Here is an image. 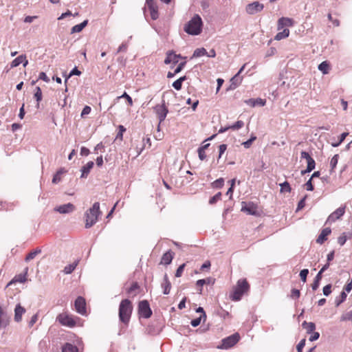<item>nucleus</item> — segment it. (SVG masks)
I'll use <instances>...</instances> for the list:
<instances>
[{
  "mask_svg": "<svg viewBox=\"0 0 352 352\" xmlns=\"http://www.w3.org/2000/svg\"><path fill=\"white\" fill-rule=\"evenodd\" d=\"M62 352H78V348L70 343H66L62 347Z\"/></svg>",
  "mask_w": 352,
  "mask_h": 352,
  "instance_id": "nucleus-30",
  "label": "nucleus"
},
{
  "mask_svg": "<svg viewBox=\"0 0 352 352\" xmlns=\"http://www.w3.org/2000/svg\"><path fill=\"white\" fill-rule=\"evenodd\" d=\"M264 8L263 4L259 3L258 1H254L253 3H249L246 6V12L249 14H255L263 10Z\"/></svg>",
  "mask_w": 352,
  "mask_h": 352,
  "instance_id": "nucleus-10",
  "label": "nucleus"
},
{
  "mask_svg": "<svg viewBox=\"0 0 352 352\" xmlns=\"http://www.w3.org/2000/svg\"><path fill=\"white\" fill-rule=\"evenodd\" d=\"M39 253H41V250H34V251H33V252H31L30 253H29V254L26 256V257H25V261H26V262H29L30 261H31V260L34 259V258L36 257V256L38 254H39Z\"/></svg>",
  "mask_w": 352,
  "mask_h": 352,
  "instance_id": "nucleus-34",
  "label": "nucleus"
},
{
  "mask_svg": "<svg viewBox=\"0 0 352 352\" xmlns=\"http://www.w3.org/2000/svg\"><path fill=\"white\" fill-rule=\"evenodd\" d=\"M305 339H302L300 341V342L296 346L297 352H302V349L305 345Z\"/></svg>",
  "mask_w": 352,
  "mask_h": 352,
  "instance_id": "nucleus-51",
  "label": "nucleus"
},
{
  "mask_svg": "<svg viewBox=\"0 0 352 352\" xmlns=\"http://www.w3.org/2000/svg\"><path fill=\"white\" fill-rule=\"evenodd\" d=\"M339 155L338 154L335 155L330 161V166L331 171H333V169L336 167V165L338 162Z\"/></svg>",
  "mask_w": 352,
  "mask_h": 352,
  "instance_id": "nucleus-38",
  "label": "nucleus"
},
{
  "mask_svg": "<svg viewBox=\"0 0 352 352\" xmlns=\"http://www.w3.org/2000/svg\"><path fill=\"white\" fill-rule=\"evenodd\" d=\"M245 102L252 107H257V106L263 107L266 103V100L265 99H262L260 98H258L256 99L250 98L248 100H245Z\"/></svg>",
  "mask_w": 352,
  "mask_h": 352,
  "instance_id": "nucleus-17",
  "label": "nucleus"
},
{
  "mask_svg": "<svg viewBox=\"0 0 352 352\" xmlns=\"http://www.w3.org/2000/svg\"><path fill=\"white\" fill-rule=\"evenodd\" d=\"M25 309L18 304L14 309V320L20 322L21 320L22 315L25 313Z\"/></svg>",
  "mask_w": 352,
  "mask_h": 352,
  "instance_id": "nucleus-22",
  "label": "nucleus"
},
{
  "mask_svg": "<svg viewBox=\"0 0 352 352\" xmlns=\"http://www.w3.org/2000/svg\"><path fill=\"white\" fill-rule=\"evenodd\" d=\"M78 261H76L73 263L66 265L64 267L63 272L65 274H71L76 269V267L78 265Z\"/></svg>",
  "mask_w": 352,
  "mask_h": 352,
  "instance_id": "nucleus-29",
  "label": "nucleus"
},
{
  "mask_svg": "<svg viewBox=\"0 0 352 352\" xmlns=\"http://www.w3.org/2000/svg\"><path fill=\"white\" fill-rule=\"evenodd\" d=\"M246 64H244L239 71L231 79H230V88H235L237 87H239L241 84L243 77L241 76V72L243 71V69L245 67Z\"/></svg>",
  "mask_w": 352,
  "mask_h": 352,
  "instance_id": "nucleus-13",
  "label": "nucleus"
},
{
  "mask_svg": "<svg viewBox=\"0 0 352 352\" xmlns=\"http://www.w3.org/2000/svg\"><path fill=\"white\" fill-rule=\"evenodd\" d=\"M227 149V145L226 144H221L219 146V158H220L221 157V155L224 153V152L226 151V150Z\"/></svg>",
  "mask_w": 352,
  "mask_h": 352,
  "instance_id": "nucleus-63",
  "label": "nucleus"
},
{
  "mask_svg": "<svg viewBox=\"0 0 352 352\" xmlns=\"http://www.w3.org/2000/svg\"><path fill=\"white\" fill-rule=\"evenodd\" d=\"M132 310L131 302L129 299L122 300L119 306L120 320L124 324H127L130 320Z\"/></svg>",
  "mask_w": 352,
  "mask_h": 352,
  "instance_id": "nucleus-2",
  "label": "nucleus"
},
{
  "mask_svg": "<svg viewBox=\"0 0 352 352\" xmlns=\"http://www.w3.org/2000/svg\"><path fill=\"white\" fill-rule=\"evenodd\" d=\"M241 211L251 215H256L258 214L256 205L253 202L245 203L243 201Z\"/></svg>",
  "mask_w": 352,
  "mask_h": 352,
  "instance_id": "nucleus-11",
  "label": "nucleus"
},
{
  "mask_svg": "<svg viewBox=\"0 0 352 352\" xmlns=\"http://www.w3.org/2000/svg\"><path fill=\"white\" fill-rule=\"evenodd\" d=\"M162 288L163 289V294L167 295L170 293L171 289V283L168 279V275L166 274L164 276V280L162 283Z\"/></svg>",
  "mask_w": 352,
  "mask_h": 352,
  "instance_id": "nucleus-20",
  "label": "nucleus"
},
{
  "mask_svg": "<svg viewBox=\"0 0 352 352\" xmlns=\"http://www.w3.org/2000/svg\"><path fill=\"white\" fill-rule=\"evenodd\" d=\"M302 327L306 329L307 333L310 334L316 329V324L312 322L304 321L302 324Z\"/></svg>",
  "mask_w": 352,
  "mask_h": 352,
  "instance_id": "nucleus-26",
  "label": "nucleus"
},
{
  "mask_svg": "<svg viewBox=\"0 0 352 352\" xmlns=\"http://www.w3.org/2000/svg\"><path fill=\"white\" fill-rule=\"evenodd\" d=\"M61 181V176H60L58 174H55L53 177V179H52V183L54 184H58V182H60Z\"/></svg>",
  "mask_w": 352,
  "mask_h": 352,
  "instance_id": "nucleus-64",
  "label": "nucleus"
},
{
  "mask_svg": "<svg viewBox=\"0 0 352 352\" xmlns=\"http://www.w3.org/2000/svg\"><path fill=\"white\" fill-rule=\"evenodd\" d=\"M139 288L137 283H133L131 286L128 289L127 293L129 294H133Z\"/></svg>",
  "mask_w": 352,
  "mask_h": 352,
  "instance_id": "nucleus-49",
  "label": "nucleus"
},
{
  "mask_svg": "<svg viewBox=\"0 0 352 352\" xmlns=\"http://www.w3.org/2000/svg\"><path fill=\"white\" fill-rule=\"evenodd\" d=\"M202 318H203L202 316H200L199 318L192 320L190 322L191 325L194 327L199 326L201 323Z\"/></svg>",
  "mask_w": 352,
  "mask_h": 352,
  "instance_id": "nucleus-52",
  "label": "nucleus"
},
{
  "mask_svg": "<svg viewBox=\"0 0 352 352\" xmlns=\"http://www.w3.org/2000/svg\"><path fill=\"white\" fill-rule=\"evenodd\" d=\"M186 63V61L180 63L174 71L175 74H178L179 72H180L183 69Z\"/></svg>",
  "mask_w": 352,
  "mask_h": 352,
  "instance_id": "nucleus-61",
  "label": "nucleus"
},
{
  "mask_svg": "<svg viewBox=\"0 0 352 352\" xmlns=\"http://www.w3.org/2000/svg\"><path fill=\"white\" fill-rule=\"evenodd\" d=\"M177 56L173 51H168L166 52V57L164 60V63L168 65L170 63L177 64L178 63Z\"/></svg>",
  "mask_w": 352,
  "mask_h": 352,
  "instance_id": "nucleus-19",
  "label": "nucleus"
},
{
  "mask_svg": "<svg viewBox=\"0 0 352 352\" xmlns=\"http://www.w3.org/2000/svg\"><path fill=\"white\" fill-rule=\"evenodd\" d=\"M165 3H169L171 0H160ZM146 5L150 12L151 17L153 20H156L159 17L158 8L154 0H146Z\"/></svg>",
  "mask_w": 352,
  "mask_h": 352,
  "instance_id": "nucleus-8",
  "label": "nucleus"
},
{
  "mask_svg": "<svg viewBox=\"0 0 352 352\" xmlns=\"http://www.w3.org/2000/svg\"><path fill=\"white\" fill-rule=\"evenodd\" d=\"M74 306L78 314L84 315L86 313V302L82 297L78 296L76 299Z\"/></svg>",
  "mask_w": 352,
  "mask_h": 352,
  "instance_id": "nucleus-14",
  "label": "nucleus"
},
{
  "mask_svg": "<svg viewBox=\"0 0 352 352\" xmlns=\"http://www.w3.org/2000/svg\"><path fill=\"white\" fill-rule=\"evenodd\" d=\"M300 292L299 289H293L291 292V298H298L300 297Z\"/></svg>",
  "mask_w": 352,
  "mask_h": 352,
  "instance_id": "nucleus-55",
  "label": "nucleus"
},
{
  "mask_svg": "<svg viewBox=\"0 0 352 352\" xmlns=\"http://www.w3.org/2000/svg\"><path fill=\"white\" fill-rule=\"evenodd\" d=\"M91 107H89V106H85V107L83 108V109H82V112H81V116H82V117H85V116H87V115L89 114V113H90V112H91Z\"/></svg>",
  "mask_w": 352,
  "mask_h": 352,
  "instance_id": "nucleus-56",
  "label": "nucleus"
},
{
  "mask_svg": "<svg viewBox=\"0 0 352 352\" xmlns=\"http://www.w3.org/2000/svg\"><path fill=\"white\" fill-rule=\"evenodd\" d=\"M210 283V279H199L197 281V285L200 287L199 289V293L201 294L202 292V287L205 285L206 283Z\"/></svg>",
  "mask_w": 352,
  "mask_h": 352,
  "instance_id": "nucleus-43",
  "label": "nucleus"
},
{
  "mask_svg": "<svg viewBox=\"0 0 352 352\" xmlns=\"http://www.w3.org/2000/svg\"><path fill=\"white\" fill-rule=\"evenodd\" d=\"M289 30L287 28L284 29L282 32H279L275 36V40L280 41L289 36Z\"/></svg>",
  "mask_w": 352,
  "mask_h": 352,
  "instance_id": "nucleus-31",
  "label": "nucleus"
},
{
  "mask_svg": "<svg viewBox=\"0 0 352 352\" xmlns=\"http://www.w3.org/2000/svg\"><path fill=\"white\" fill-rule=\"evenodd\" d=\"M346 294L345 292H342L340 294V299H336L335 303L337 307H338L342 302H343L346 298Z\"/></svg>",
  "mask_w": 352,
  "mask_h": 352,
  "instance_id": "nucleus-42",
  "label": "nucleus"
},
{
  "mask_svg": "<svg viewBox=\"0 0 352 352\" xmlns=\"http://www.w3.org/2000/svg\"><path fill=\"white\" fill-rule=\"evenodd\" d=\"M94 164L92 161H89L87 163L86 165L83 166L81 168V177L85 178L87 177L88 174L89 173L91 169L93 168Z\"/></svg>",
  "mask_w": 352,
  "mask_h": 352,
  "instance_id": "nucleus-24",
  "label": "nucleus"
},
{
  "mask_svg": "<svg viewBox=\"0 0 352 352\" xmlns=\"http://www.w3.org/2000/svg\"><path fill=\"white\" fill-rule=\"evenodd\" d=\"M318 69L320 71L322 72L324 74H327L328 73V69H329V65H328V63L326 61H324V62L321 63L318 65Z\"/></svg>",
  "mask_w": 352,
  "mask_h": 352,
  "instance_id": "nucleus-41",
  "label": "nucleus"
},
{
  "mask_svg": "<svg viewBox=\"0 0 352 352\" xmlns=\"http://www.w3.org/2000/svg\"><path fill=\"white\" fill-rule=\"evenodd\" d=\"M306 196L304 197L298 204L297 210H300L305 207Z\"/></svg>",
  "mask_w": 352,
  "mask_h": 352,
  "instance_id": "nucleus-57",
  "label": "nucleus"
},
{
  "mask_svg": "<svg viewBox=\"0 0 352 352\" xmlns=\"http://www.w3.org/2000/svg\"><path fill=\"white\" fill-rule=\"evenodd\" d=\"M75 210V206L70 203L60 205L54 208V210L60 214H68L72 212Z\"/></svg>",
  "mask_w": 352,
  "mask_h": 352,
  "instance_id": "nucleus-15",
  "label": "nucleus"
},
{
  "mask_svg": "<svg viewBox=\"0 0 352 352\" xmlns=\"http://www.w3.org/2000/svg\"><path fill=\"white\" fill-rule=\"evenodd\" d=\"M331 293V285L330 284L323 287V294L324 296H328Z\"/></svg>",
  "mask_w": 352,
  "mask_h": 352,
  "instance_id": "nucleus-53",
  "label": "nucleus"
},
{
  "mask_svg": "<svg viewBox=\"0 0 352 352\" xmlns=\"http://www.w3.org/2000/svg\"><path fill=\"white\" fill-rule=\"evenodd\" d=\"M344 212L345 206L338 208L329 216L326 223H332L335 222L337 219H339L342 216H343Z\"/></svg>",
  "mask_w": 352,
  "mask_h": 352,
  "instance_id": "nucleus-12",
  "label": "nucleus"
},
{
  "mask_svg": "<svg viewBox=\"0 0 352 352\" xmlns=\"http://www.w3.org/2000/svg\"><path fill=\"white\" fill-rule=\"evenodd\" d=\"M349 238L346 233L343 232L338 239V243L341 245H344L347 239Z\"/></svg>",
  "mask_w": 352,
  "mask_h": 352,
  "instance_id": "nucleus-39",
  "label": "nucleus"
},
{
  "mask_svg": "<svg viewBox=\"0 0 352 352\" xmlns=\"http://www.w3.org/2000/svg\"><path fill=\"white\" fill-rule=\"evenodd\" d=\"M250 289V285L246 279H240L237 281L236 286L230 294V298L232 300L238 301L241 299L243 295Z\"/></svg>",
  "mask_w": 352,
  "mask_h": 352,
  "instance_id": "nucleus-4",
  "label": "nucleus"
},
{
  "mask_svg": "<svg viewBox=\"0 0 352 352\" xmlns=\"http://www.w3.org/2000/svg\"><path fill=\"white\" fill-rule=\"evenodd\" d=\"M197 152L200 160H204L206 158L205 151H203L199 148Z\"/></svg>",
  "mask_w": 352,
  "mask_h": 352,
  "instance_id": "nucleus-60",
  "label": "nucleus"
},
{
  "mask_svg": "<svg viewBox=\"0 0 352 352\" xmlns=\"http://www.w3.org/2000/svg\"><path fill=\"white\" fill-rule=\"evenodd\" d=\"M309 274V270L307 269L302 270L300 272V277L302 282L305 283L307 280V274Z\"/></svg>",
  "mask_w": 352,
  "mask_h": 352,
  "instance_id": "nucleus-47",
  "label": "nucleus"
},
{
  "mask_svg": "<svg viewBox=\"0 0 352 352\" xmlns=\"http://www.w3.org/2000/svg\"><path fill=\"white\" fill-rule=\"evenodd\" d=\"M312 335L309 338V341L313 342L318 340L320 337V333L318 332L314 331L311 333Z\"/></svg>",
  "mask_w": 352,
  "mask_h": 352,
  "instance_id": "nucleus-58",
  "label": "nucleus"
},
{
  "mask_svg": "<svg viewBox=\"0 0 352 352\" xmlns=\"http://www.w3.org/2000/svg\"><path fill=\"white\" fill-rule=\"evenodd\" d=\"M81 74L80 71H79L77 67H74L69 74L68 76H65V84L66 86V88L67 86H70V84L69 83V79L70 77H72L73 75H77L79 76Z\"/></svg>",
  "mask_w": 352,
  "mask_h": 352,
  "instance_id": "nucleus-28",
  "label": "nucleus"
},
{
  "mask_svg": "<svg viewBox=\"0 0 352 352\" xmlns=\"http://www.w3.org/2000/svg\"><path fill=\"white\" fill-rule=\"evenodd\" d=\"M341 321L351 320L352 322V309L349 311L344 313L340 317Z\"/></svg>",
  "mask_w": 352,
  "mask_h": 352,
  "instance_id": "nucleus-36",
  "label": "nucleus"
},
{
  "mask_svg": "<svg viewBox=\"0 0 352 352\" xmlns=\"http://www.w3.org/2000/svg\"><path fill=\"white\" fill-rule=\"evenodd\" d=\"M240 336L238 333H235L221 340V344L218 346V349H228L235 345L239 340Z\"/></svg>",
  "mask_w": 352,
  "mask_h": 352,
  "instance_id": "nucleus-5",
  "label": "nucleus"
},
{
  "mask_svg": "<svg viewBox=\"0 0 352 352\" xmlns=\"http://www.w3.org/2000/svg\"><path fill=\"white\" fill-rule=\"evenodd\" d=\"M154 111L155 112V113L157 116V118L159 120L157 130L160 131V124L165 120V118L168 113V109L166 107L164 100H163V103L162 104H157L154 107Z\"/></svg>",
  "mask_w": 352,
  "mask_h": 352,
  "instance_id": "nucleus-6",
  "label": "nucleus"
},
{
  "mask_svg": "<svg viewBox=\"0 0 352 352\" xmlns=\"http://www.w3.org/2000/svg\"><path fill=\"white\" fill-rule=\"evenodd\" d=\"M100 214V204L95 202L93 206L85 212V228L92 227L98 221V216Z\"/></svg>",
  "mask_w": 352,
  "mask_h": 352,
  "instance_id": "nucleus-3",
  "label": "nucleus"
},
{
  "mask_svg": "<svg viewBox=\"0 0 352 352\" xmlns=\"http://www.w3.org/2000/svg\"><path fill=\"white\" fill-rule=\"evenodd\" d=\"M221 192H219L215 195L212 197L209 200V204L212 205L217 203L218 201H219L221 199Z\"/></svg>",
  "mask_w": 352,
  "mask_h": 352,
  "instance_id": "nucleus-40",
  "label": "nucleus"
},
{
  "mask_svg": "<svg viewBox=\"0 0 352 352\" xmlns=\"http://www.w3.org/2000/svg\"><path fill=\"white\" fill-rule=\"evenodd\" d=\"M173 254L170 252H167L164 253L162 257L161 263L164 265H168L171 263L173 260Z\"/></svg>",
  "mask_w": 352,
  "mask_h": 352,
  "instance_id": "nucleus-27",
  "label": "nucleus"
},
{
  "mask_svg": "<svg viewBox=\"0 0 352 352\" xmlns=\"http://www.w3.org/2000/svg\"><path fill=\"white\" fill-rule=\"evenodd\" d=\"M331 230L329 228L323 229L316 239V242L320 244H322L326 240L327 236L331 233Z\"/></svg>",
  "mask_w": 352,
  "mask_h": 352,
  "instance_id": "nucleus-23",
  "label": "nucleus"
},
{
  "mask_svg": "<svg viewBox=\"0 0 352 352\" xmlns=\"http://www.w3.org/2000/svg\"><path fill=\"white\" fill-rule=\"evenodd\" d=\"M280 192H290L292 188L290 187L289 184L287 182H285L280 184Z\"/></svg>",
  "mask_w": 352,
  "mask_h": 352,
  "instance_id": "nucleus-33",
  "label": "nucleus"
},
{
  "mask_svg": "<svg viewBox=\"0 0 352 352\" xmlns=\"http://www.w3.org/2000/svg\"><path fill=\"white\" fill-rule=\"evenodd\" d=\"M307 171H311L312 170H314L315 168V166H316V162H315V160L311 157L310 159H308V160H307Z\"/></svg>",
  "mask_w": 352,
  "mask_h": 352,
  "instance_id": "nucleus-44",
  "label": "nucleus"
},
{
  "mask_svg": "<svg viewBox=\"0 0 352 352\" xmlns=\"http://www.w3.org/2000/svg\"><path fill=\"white\" fill-rule=\"evenodd\" d=\"M38 79L42 80L47 82L50 81V78L47 76V74L45 72H41L38 75Z\"/></svg>",
  "mask_w": 352,
  "mask_h": 352,
  "instance_id": "nucleus-50",
  "label": "nucleus"
},
{
  "mask_svg": "<svg viewBox=\"0 0 352 352\" xmlns=\"http://www.w3.org/2000/svg\"><path fill=\"white\" fill-rule=\"evenodd\" d=\"M224 184V179L219 178L212 183V186L214 188H221Z\"/></svg>",
  "mask_w": 352,
  "mask_h": 352,
  "instance_id": "nucleus-37",
  "label": "nucleus"
},
{
  "mask_svg": "<svg viewBox=\"0 0 352 352\" xmlns=\"http://www.w3.org/2000/svg\"><path fill=\"white\" fill-rule=\"evenodd\" d=\"M184 267H185V264H182L181 265L177 270L176 271V273H175V276L176 277H180L182 276V273L184 272Z\"/></svg>",
  "mask_w": 352,
  "mask_h": 352,
  "instance_id": "nucleus-54",
  "label": "nucleus"
},
{
  "mask_svg": "<svg viewBox=\"0 0 352 352\" xmlns=\"http://www.w3.org/2000/svg\"><path fill=\"white\" fill-rule=\"evenodd\" d=\"M37 320H38L37 314L33 315L29 322V327H32L36 322Z\"/></svg>",
  "mask_w": 352,
  "mask_h": 352,
  "instance_id": "nucleus-62",
  "label": "nucleus"
},
{
  "mask_svg": "<svg viewBox=\"0 0 352 352\" xmlns=\"http://www.w3.org/2000/svg\"><path fill=\"white\" fill-rule=\"evenodd\" d=\"M294 22L292 19L287 17H281L278 21V30H280L284 27H291L293 26Z\"/></svg>",
  "mask_w": 352,
  "mask_h": 352,
  "instance_id": "nucleus-18",
  "label": "nucleus"
},
{
  "mask_svg": "<svg viewBox=\"0 0 352 352\" xmlns=\"http://www.w3.org/2000/svg\"><path fill=\"white\" fill-rule=\"evenodd\" d=\"M87 23H88V20H85L81 23L77 24V25L73 26L71 30V33L74 34V33H78V32H81L83 30V28L86 27Z\"/></svg>",
  "mask_w": 352,
  "mask_h": 352,
  "instance_id": "nucleus-25",
  "label": "nucleus"
},
{
  "mask_svg": "<svg viewBox=\"0 0 352 352\" xmlns=\"http://www.w3.org/2000/svg\"><path fill=\"white\" fill-rule=\"evenodd\" d=\"M348 135L349 133L346 132L342 133L340 136L339 142L335 144H332V146L333 147L338 146L344 140V139Z\"/></svg>",
  "mask_w": 352,
  "mask_h": 352,
  "instance_id": "nucleus-48",
  "label": "nucleus"
},
{
  "mask_svg": "<svg viewBox=\"0 0 352 352\" xmlns=\"http://www.w3.org/2000/svg\"><path fill=\"white\" fill-rule=\"evenodd\" d=\"M311 178H310L305 184L306 189L309 191H312L314 190V186L311 183Z\"/></svg>",
  "mask_w": 352,
  "mask_h": 352,
  "instance_id": "nucleus-59",
  "label": "nucleus"
},
{
  "mask_svg": "<svg viewBox=\"0 0 352 352\" xmlns=\"http://www.w3.org/2000/svg\"><path fill=\"white\" fill-rule=\"evenodd\" d=\"M206 54L207 52L205 48H197L194 51L192 58L201 57L202 56L206 55Z\"/></svg>",
  "mask_w": 352,
  "mask_h": 352,
  "instance_id": "nucleus-32",
  "label": "nucleus"
},
{
  "mask_svg": "<svg viewBox=\"0 0 352 352\" xmlns=\"http://www.w3.org/2000/svg\"><path fill=\"white\" fill-rule=\"evenodd\" d=\"M203 22L199 14H195L184 27V31L190 35H199L202 30Z\"/></svg>",
  "mask_w": 352,
  "mask_h": 352,
  "instance_id": "nucleus-1",
  "label": "nucleus"
},
{
  "mask_svg": "<svg viewBox=\"0 0 352 352\" xmlns=\"http://www.w3.org/2000/svg\"><path fill=\"white\" fill-rule=\"evenodd\" d=\"M186 80V76L180 77L179 79L173 82V88H181L182 82Z\"/></svg>",
  "mask_w": 352,
  "mask_h": 352,
  "instance_id": "nucleus-45",
  "label": "nucleus"
},
{
  "mask_svg": "<svg viewBox=\"0 0 352 352\" xmlns=\"http://www.w3.org/2000/svg\"><path fill=\"white\" fill-rule=\"evenodd\" d=\"M28 272V268L25 269V273L24 274H19L18 276H15L14 278V281L15 282H19V283H24L26 280V274Z\"/></svg>",
  "mask_w": 352,
  "mask_h": 352,
  "instance_id": "nucleus-35",
  "label": "nucleus"
},
{
  "mask_svg": "<svg viewBox=\"0 0 352 352\" xmlns=\"http://www.w3.org/2000/svg\"><path fill=\"white\" fill-rule=\"evenodd\" d=\"M58 321L63 326L72 328L76 326V321L74 318L67 313H61L56 317Z\"/></svg>",
  "mask_w": 352,
  "mask_h": 352,
  "instance_id": "nucleus-7",
  "label": "nucleus"
},
{
  "mask_svg": "<svg viewBox=\"0 0 352 352\" xmlns=\"http://www.w3.org/2000/svg\"><path fill=\"white\" fill-rule=\"evenodd\" d=\"M138 313L142 317L144 318H148L151 316L152 311L147 300H144L139 302Z\"/></svg>",
  "mask_w": 352,
  "mask_h": 352,
  "instance_id": "nucleus-9",
  "label": "nucleus"
},
{
  "mask_svg": "<svg viewBox=\"0 0 352 352\" xmlns=\"http://www.w3.org/2000/svg\"><path fill=\"white\" fill-rule=\"evenodd\" d=\"M23 63V66L25 67L28 61L26 60L25 56L21 55L14 59L11 63V67H16L19 66L20 64Z\"/></svg>",
  "mask_w": 352,
  "mask_h": 352,
  "instance_id": "nucleus-21",
  "label": "nucleus"
},
{
  "mask_svg": "<svg viewBox=\"0 0 352 352\" xmlns=\"http://www.w3.org/2000/svg\"><path fill=\"white\" fill-rule=\"evenodd\" d=\"M244 126V122L242 120H238L234 124L230 126V129L237 130L242 128Z\"/></svg>",
  "mask_w": 352,
  "mask_h": 352,
  "instance_id": "nucleus-46",
  "label": "nucleus"
},
{
  "mask_svg": "<svg viewBox=\"0 0 352 352\" xmlns=\"http://www.w3.org/2000/svg\"><path fill=\"white\" fill-rule=\"evenodd\" d=\"M10 321V317L4 310L3 306L0 305V329L7 327Z\"/></svg>",
  "mask_w": 352,
  "mask_h": 352,
  "instance_id": "nucleus-16",
  "label": "nucleus"
}]
</instances>
